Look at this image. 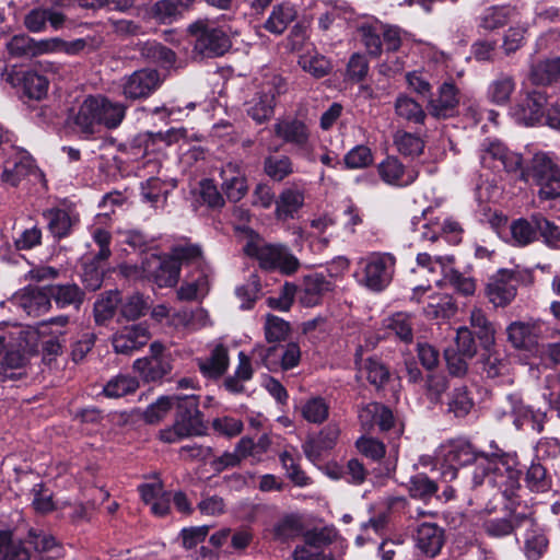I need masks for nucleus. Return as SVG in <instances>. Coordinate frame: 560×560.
<instances>
[{
	"instance_id": "obj_1",
	"label": "nucleus",
	"mask_w": 560,
	"mask_h": 560,
	"mask_svg": "<svg viewBox=\"0 0 560 560\" xmlns=\"http://www.w3.org/2000/svg\"><path fill=\"white\" fill-rule=\"evenodd\" d=\"M126 116V106L102 96L85 98L75 115V125L85 133H93L96 126L115 129Z\"/></svg>"
},
{
	"instance_id": "obj_2",
	"label": "nucleus",
	"mask_w": 560,
	"mask_h": 560,
	"mask_svg": "<svg viewBox=\"0 0 560 560\" xmlns=\"http://www.w3.org/2000/svg\"><path fill=\"white\" fill-rule=\"evenodd\" d=\"M244 253L255 258L260 268L265 270H278L284 275H292L300 267L299 259L283 244L267 243L259 235L250 233L243 246Z\"/></svg>"
},
{
	"instance_id": "obj_3",
	"label": "nucleus",
	"mask_w": 560,
	"mask_h": 560,
	"mask_svg": "<svg viewBox=\"0 0 560 560\" xmlns=\"http://www.w3.org/2000/svg\"><path fill=\"white\" fill-rule=\"evenodd\" d=\"M176 399V420L172 428L162 430L160 438L166 443H175L190 435H198L203 430L202 415L198 408V397L195 395L178 396Z\"/></svg>"
},
{
	"instance_id": "obj_4",
	"label": "nucleus",
	"mask_w": 560,
	"mask_h": 560,
	"mask_svg": "<svg viewBox=\"0 0 560 560\" xmlns=\"http://www.w3.org/2000/svg\"><path fill=\"white\" fill-rule=\"evenodd\" d=\"M358 282L373 292L386 289L395 273L396 258L389 253H371L359 262Z\"/></svg>"
},
{
	"instance_id": "obj_5",
	"label": "nucleus",
	"mask_w": 560,
	"mask_h": 560,
	"mask_svg": "<svg viewBox=\"0 0 560 560\" xmlns=\"http://www.w3.org/2000/svg\"><path fill=\"white\" fill-rule=\"evenodd\" d=\"M188 32L195 37L194 52L202 58L222 56L231 47L226 33L210 20L203 19L191 23Z\"/></svg>"
},
{
	"instance_id": "obj_6",
	"label": "nucleus",
	"mask_w": 560,
	"mask_h": 560,
	"mask_svg": "<svg viewBox=\"0 0 560 560\" xmlns=\"http://www.w3.org/2000/svg\"><path fill=\"white\" fill-rule=\"evenodd\" d=\"M530 175L544 199L560 197V171L550 156L537 153L532 160Z\"/></svg>"
},
{
	"instance_id": "obj_7",
	"label": "nucleus",
	"mask_w": 560,
	"mask_h": 560,
	"mask_svg": "<svg viewBox=\"0 0 560 560\" xmlns=\"http://www.w3.org/2000/svg\"><path fill=\"white\" fill-rule=\"evenodd\" d=\"M253 357L261 362L269 371L291 370L300 363L301 349L298 343L289 342L284 347L272 346L266 348L256 346Z\"/></svg>"
},
{
	"instance_id": "obj_8",
	"label": "nucleus",
	"mask_w": 560,
	"mask_h": 560,
	"mask_svg": "<svg viewBox=\"0 0 560 560\" xmlns=\"http://www.w3.org/2000/svg\"><path fill=\"white\" fill-rule=\"evenodd\" d=\"M514 457L498 454L493 471L488 476V485L498 488L503 497L511 500L520 489L521 471L515 467Z\"/></svg>"
},
{
	"instance_id": "obj_9",
	"label": "nucleus",
	"mask_w": 560,
	"mask_h": 560,
	"mask_svg": "<svg viewBox=\"0 0 560 560\" xmlns=\"http://www.w3.org/2000/svg\"><path fill=\"white\" fill-rule=\"evenodd\" d=\"M482 453H478L472 445L465 440L452 441L440 450V457L446 465L442 472L445 480H453L457 476L456 466L475 463Z\"/></svg>"
},
{
	"instance_id": "obj_10",
	"label": "nucleus",
	"mask_w": 560,
	"mask_h": 560,
	"mask_svg": "<svg viewBox=\"0 0 560 560\" xmlns=\"http://www.w3.org/2000/svg\"><path fill=\"white\" fill-rule=\"evenodd\" d=\"M143 275L152 279L160 288H172L179 279L180 269L171 257L150 254L141 264Z\"/></svg>"
},
{
	"instance_id": "obj_11",
	"label": "nucleus",
	"mask_w": 560,
	"mask_h": 560,
	"mask_svg": "<svg viewBox=\"0 0 560 560\" xmlns=\"http://www.w3.org/2000/svg\"><path fill=\"white\" fill-rule=\"evenodd\" d=\"M162 83L160 73L154 69H141L125 78L122 94L130 100L145 98Z\"/></svg>"
},
{
	"instance_id": "obj_12",
	"label": "nucleus",
	"mask_w": 560,
	"mask_h": 560,
	"mask_svg": "<svg viewBox=\"0 0 560 560\" xmlns=\"http://www.w3.org/2000/svg\"><path fill=\"white\" fill-rule=\"evenodd\" d=\"M514 273L509 270H500L489 278L485 289L488 301L494 307H504L510 304L516 295Z\"/></svg>"
},
{
	"instance_id": "obj_13",
	"label": "nucleus",
	"mask_w": 560,
	"mask_h": 560,
	"mask_svg": "<svg viewBox=\"0 0 560 560\" xmlns=\"http://www.w3.org/2000/svg\"><path fill=\"white\" fill-rule=\"evenodd\" d=\"M459 104L458 90L451 81L442 83L438 92L428 101V113L436 119H445L455 115Z\"/></svg>"
},
{
	"instance_id": "obj_14",
	"label": "nucleus",
	"mask_w": 560,
	"mask_h": 560,
	"mask_svg": "<svg viewBox=\"0 0 560 560\" xmlns=\"http://www.w3.org/2000/svg\"><path fill=\"white\" fill-rule=\"evenodd\" d=\"M547 95L541 92H527L525 96L511 109L514 119L525 126L539 122L545 114Z\"/></svg>"
},
{
	"instance_id": "obj_15",
	"label": "nucleus",
	"mask_w": 560,
	"mask_h": 560,
	"mask_svg": "<svg viewBox=\"0 0 560 560\" xmlns=\"http://www.w3.org/2000/svg\"><path fill=\"white\" fill-rule=\"evenodd\" d=\"M273 133L283 142L296 148L300 152L310 150V130L307 126L293 118L280 119L273 125Z\"/></svg>"
},
{
	"instance_id": "obj_16",
	"label": "nucleus",
	"mask_w": 560,
	"mask_h": 560,
	"mask_svg": "<svg viewBox=\"0 0 560 560\" xmlns=\"http://www.w3.org/2000/svg\"><path fill=\"white\" fill-rule=\"evenodd\" d=\"M221 189L232 202L240 201L248 190L245 172L240 163L228 162L220 170Z\"/></svg>"
},
{
	"instance_id": "obj_17",
	"label": "nucleus",
	"mask_w": 560,
	"mask_h": 560,
	"mask_svg": "<svg viewBox=\"0 0 560 560\" xmlns=\"http://www.w3.org/2000/svg\"><path fill=\"white\" fill-rule=\"evenodd\" d=\"M150 332L142 324L126 326L114 334L112 343L116 353L130 355L148 343Z\"/></svg>"
},
{
	"instance_id": "obj_18",
	"label": "nucleus",
	"mask_w": 560,
	"mask_h": 560,
	"mask_svg": "<svg viewBox=\"0 0 560 560\" xmlns=\"http://www.w3.org/2000/svg\"><path fill=\"white\" fill-rule=\"evenodd\" d=\"M381 179L390 186L407 187L416 182L419 172L416 168H407L396 156H387L377 165Z\"/></svg>"
},
{
	"instance_id": "obj_19",
	"label": "nucleus",
	"mask_w": 560,
	"mask_h": 560,
	"mask_svg": "<svg viewBox=\"0 0 560 560\" xmlns=\"http://www.w3.org/2000/svg\"><path fill=\"white\" fill-rule=\"evenodd\" d=\"M12 303L21 307L28 315L38 316L44 314L51 307L48 287L26 288L13 295Z\"/></svg>"
},
{
	"instance_id": "obj_20",
	"label": "nucleus",
	"mask_w": 560,
	"mask_h": 560,
	"mask_svg": "<svg viewBox=\"0 0 560 560\" xmlns=\"http://www.w3.org/2000/svg\"><path fill=\"white\" fill-rule=\"evenodd\" d=\"M340 435V429L335 423H329L319 431L316 436L310 438L303 444L306 457L312 462L319 460L324 454L331 451Z\"/></svg>"
},
{
	"instance_id": "obj_21",
	"label": "nucleus",
	"mask_w": 560,
	"mask_h": 560,
	"mask_svg": "<svg viewBox=\"0 0 560 560\" xmlns=\"http://www.w3.org/2000/svg\"><path fill=\"white\" fill-rule=\"evenodd\" d=\"M304 192L296 187L284 188L276 199L275 215L279 221L294 219L304 206Z\"/></svg>"
},
{
	"instance_id": "obj_22",
	"label": "nucleus",
	"mask_w": 560,
	"mask_h": 560,
	"mask_svg": "<svg viewBox=\"0 0 560 560\" xmlns=\"http://www.w3.org/2000/svg\"><path fill=\"white\" fill-rule=\"evenodd\" d=\"M469 324L472 334L478 338L483 350H489L495 345V327L487 317L486 312L474 306L469 313Z\"/></svg>"
},
{
	"instance_id": "obj_23",
	"label": "nucleus",
	"mask_w": 560,
	"mask_h": 560,
	"mask_svg": "<svg viewBox=\"0 0 560 560\" xmlns=\"http://www.w3.org/2000/svg\"><path fill=\"white\" fill-rule=\"evenodd\" d=\"M416 541L423 553L435 557L444 545V530L434 523H422L418 527Z\"/></svg>"
},
{
	"instance_id": "obj_24",
	"label": "nucleus",
	"mask_w": 560,
	"mask_h": 560,
	"mask_svg": "<svg viewBox=\"0 0 560 560\" xmlns=\"http://www.w3.org/2000/svg\"><path fill=\"white\" fill-rule=\"evenodd\" d=\"M50 301L59 308L73 307L79 310L84 302L85 293L75 283L55 284L48 287Z\"/></svg>"
},
{
	"instance_id": "obj_25",
	"label": "nucleus",
	"mask_w": 560,
	"mask_h": 560,
	"mask_svg": "<svg viewBox=\"0 0 560 560\" xmlns=\"http://www.w3.org/2000/svg\"><path fill=\"white\" fill-rule=\"evenodd\" d=\"M133 369L145 382H155L167 375L172 365L166 357H150L136 360Z\"/></svg>"
},
{
	"instance_id": "obj_26",
	"label": "nucleus",
	"mask_w": 560,
	"mask_h": 560,
	"mask_svg": "<svg viewBox=\"0 0 560 560\" xmlns=\"http://www.w3.org/2000/svg\"><path fill=\"white\" fill-rule=\"evenodd\" d=\"M508 401L511 407L512 413L515 416L514 423L522 427L524 422H532L534 430L541 431L546 413L539 410L535 411L532 407L525 405L522 398L517 395H509Z\"/></svg>"
},
{
	"instance_id": "obj_27",
	"label": "nucleus",
	"mask_w": 560,
	"mask_h": 560,
	"mask_svg": "<svg viewBox=\"0 0 560 560\" xmlns=\"http://www.w3.org/2000/svg\"><path fill=\"white\" fill-rule=\"evenodd\" d=\"M334 290V283L323 275H313L305 279L300 301L305 306L316 305L320 298Z\"/></svg>"
},
{
	"instance_id": "obj_28",
	"label": "nucleus",
	"mask_w": 560,
	"mask_h": 560,
	"mask_svg": "<svg viewBox=\"0 0 560 560\" xmlns=\"http://www.w3.org/2000/svg\"><path fill=\"white\" fill-rule=\"evenodd\" d=\"M560 78V57L534 62L528 79L535 85L547 86Z\"/></svg>"
},
{
	"instance_id": "obj_29",
	"label": "nucleus",
	"mask_w": 560,
	"mask_h": 560,
	"mask_svg": "<svg viewBox=\"0 0 560 560\" xmlns=\"http://www.w3.org/2000/svg\"><path fill=\"white\" fill-rule=\"evenodd\" d=\"M516 82L509 73H499L488 85L487 97L495 105H506L515 92Z\"/></svg>"
},
{
	"instance_id": "obj_30",
	"label": "nucleus",
	"mask_w": 560,
	"mask_h": 560,
	"mask_svg": "<svg viewBox=\"0 0 560 560\" xmlns=\"http://www.w3.org/2000/svg\"><path fill=\"white\" fill-rule=\"evenodd\" d=\"M142 58L164 68H171L176 61L175 52L158 42H143L137 45Z\"/></svg>"
},
{
	"instance_id": "obj_31",
	"label": "nucleus",
	"mask_w": 560,
	"mask_h": 560,
	"mask_svg": "<svg viewBox=\"0 0 560 560\" xmlns=\"http://www.w3.org/2000/svg\"><path fill=\"white\" fill-rule=\"evenodd\" d=\"M275 94L271 90H261L247 103V114L258 124L268 120L273 115Z\"/></svg>"
},
{
	"instance_id": "obj_32",
	"label": "nucleus",
	"mask_w": 560,
	"mask_h": 560,
	"mask_svg": "<svg viewBox=\"0 0 560 560\" xmlns=\"http://www.w3.org/2000/svg\"><path fill=\"white\" fill-rule=\"evenodd\" d=\"M532 520L526 515L510 513L506 517L488 520L483 527L487 534L493 537L510 535L514 528L521 525H532Z\"/></svg>"
},
{
	"instance_id": "obj_33",
	"label": "nucleus",
	"mask_w": 560,
	"mask_h": 560,
	"mask_svg": "<svg viewBox=\"0 0 560 560\" xmlns=\"http://www.w3.org/2000/svg\"><path fill=\"white\" fill-rule=\"evenodd\" d=\"M28 544L32 545L45 560L60 558L63 555V549L56 539L50 534L42 530L31 529L28 532Z\"/></svg>"
},
{
	"instance_id": "obj_34",
	"label": "nucleus",
	"mask_w": 560,
	"mask_h": 560,
	"mask_svg": "<svg viewBox=\"0 0 560 560\" xmlns=\"http://www.w3.org/2000/svg\"><path fill=\"white\" fill-rule=\"evenodd\" d=\"M42 177V173L31 156H22L12 167H5L1 178L4 183L16 186L26 176Z\"/></svg>"
},
{
	"instance_id": "obj_35",
	"label": "nucleus",
	"mask_w": 560,
	"mask_h": 560,
	"mask_svg": "<svg viewBox=\"0 0 560 560\" xmlns=\"http://www.w3.org/2000/svg\"><path fill=\"white\" fill-rule=\"evenodd\" d=\"M198 366L208 377L222 375L229 366L228 350L222 345L217 346L209 358L198 361Z\"/></svg>"
},
{
	"instance_id": "obj_36",
	"label": "nucleus",
	"mask_w": 560,
	"mask_h": 560,
	"mask_svg": "<svg viewBox=\"0 0 560 560\" xmlns=\"http://www.w3.org/2000/svg\"><path fill=\"white\" fill-rule=\"evenodd\" d=\"M423 312L429 318H450L456 312V305L453 299L447 294H434L429 298Z\"/></svg>"
},
{
	"instance_id": "obj_37",
	"label": "nucleus",
	"mask_w": 560,
	"mask_h": 560,
	"mask_svg": "<svg viewBox=\"0 0 560 560\" xmlns=\"http://www.w3.org/2000/svg\"><path fill=\"white\" fill-rule=\"evenodd\" d=\"M394 107L397 116L415 124H423L427 117L422 106L404 94L396 98Z\"/></svg>"
},
{
	"instance_id": "obj_38",
	"label": "nucleus",
	"mask_w": 560,
	"mask_h": 560,
	"mask_svg": "<svg viewBox=\"0 0 560 560\" xmlns=\"http://www.w3.org/2000/svg\"><path fill=\"white\" fill-rule=\"evenodd\" d=\"M264 172L271 179L281 182L294 172L292 160L287 155H268L264 160Z\"/></svg>"
},
{
	"instance_id": "obj_39",
	"label": "nucleus",
	"mask_w": 560,
	"mask_h": 560,
	"mask_svg": "<svg viewBox=\"0 0 560 560\" xmlns=\"http://www.w3.org/2000/svg\"><path fill=\"white\" fill-rule=\"evenodd\" d=\"M301 413L307 422L320 424L329 416V405L323 397H311L302 404Z\"/></svg>"
},
{
	"instance_id": "obj_40",
	"label": "nucleus",
	"mask_w": 560,
	"mask_h": 560,
	"mask_svg": "<svg viewBox=\"0 0 560 560\" xmlns=\"http://www.w3.org/2000/svg\"><path fill=\"white\" fill-rule=\"evenodd\" d=\"M120 303L119 293L117 291H108L96 300L94 304V319L97 324L103 325L110 319Z\"/></svg>"
},
{
	"instance_id": "obj_41",
	"label": "nucleus",
	"mask_w": 560,
	"mask_h": 560,
	"mask_svg": "<svg viewBox=\"0 0 560 560\" xmlns=\"http://www.w3.org/2000/svg\"><path fill=\"white\" fill-rule=\"evenodd\" d=\"M209 292V279L202 270L196 279L184 282L177 290V298L182 301L202 299Z\"/></svg>"
},
{
	"instance_id": "obj_42",
	"label": "nucleus",
	"mask_w": 560,
	"mask_h": 560,
	"mask_svg": "<svg viewBox=\"0 0 560 560\" xmlns=\"http://www.w3.org/2000/svg\"><path fill=\"white\" fill-rule=\"evenodd\" d=\"M295 14V10L290 5H277L265 22V28L277 35L282 34L294 20Z\"/></svg>"
},
{
	"instance_id": "obj_43",
	"label": "nucleus",
	"mask_w": 560,
	"mask_h": 560,
	"mask_svg": "<svg viewBox=\"0 0 560 560\" xmlns=\"http://www.w3.org/2000/svg\"><path fill=\"white\" fill-rule=\"evenodd\" d=\"M299 65L314 78H323L331 70L330 61L316 51L303 54L299 59Z\"/></svg>"
},
{
	"instance_id": "obj_44",
	"label": "nucleus",
	"mask_w": 560,
	"mask_h": 560,
	"mask_svg": "<svg viewBox=\"0 0 560 560\" xmlns=\"http://www.w3.org/2000/svg\"><path fill=\"white\" fill-rule=\"evenodd\" d=\"M138 387L139 383L136 377L119 374L106 383L103 393L109 398H119L135 393Z\"/></svg>"
},
{
	"instance_id": "obj_45",
	"label": "nucleus",
	"mask_w": 560,
	"mask_h": 560,
	"mask_svg": "<svg viewBox=\"0 0 560 560\" xmlns=\"http://www.w3.org/2000/svg\"><path fill=\"white\" fill-rule=\"evenodd\" d=\"M49 231L58 238L69 234L73 224L70 214L66 210L50 209L44 212Z\"/></svg>"
},
{
	"instance_id": "obj_46",
	"label": "nucleus",
	"mask_w": 560,
	"mask_h": 560,
	"mask_svg": "<svg viewBox=\"0 0 560 560\" xmlns=\"http://www.w3.org/2000/svg\"><path fill=\"white\" fill-rule=\"evenodd\" d=\"M394 144L398 152L406 156H418L424 149V142L420 137L404 130L395 132Z\"/></svg>"
},
{
	"instance_id": "obj_47",
	"label": "nucleus",
	"mask_w": 560,
	"mask_h": 560,
	"mask_svg": "<svg viewBox=\"0 0 560 560\" xmlns=\"http://www.w3.org/2000/svg\"><path fill=\"white\" fill-rule=\"evenodd\" d=\"M511 240L514 245L526 246L533 243L537 238V228L533 223V217L530 221L526 219H518L511 223Z\"/></svg>"
},
{
	"instance_id": "obj_48",
	"label": "nucleus",
	"mask_w": 560,
	"mask_h": 560,
	"mask_svg": "<svg viewBox=\"0 0 560 560\" xmlns=\"http://www.w3.org/2000/svg\"><path fill=\"white\" fill-rule=\"evenodd\" d=\"M182 3L176 0H160L151 8L152 16L163 24H171L182 16Z\"/></svg>"
},
{
	"instance_id": "obj_49",
	"label": "nucleus",
	"mask_w": 560,
	"mask_h": 560,
	"mask_svg": "<svg viewBox=\"0 0 560 560\" xmlns=\"http://www.w3.org/2000/svg\"><path fill=\"white\" fill-rule=\"evenodd\" d=\"M0 560H30V553L21 541L13 540L8 533H1Z\"/></svg>"
},
{
	"instance_id": "obj_50",
	"label": "nucleus",
	"mask_w": 560,
	"mask_h": 560,
	"mask_svg": "<svg viewBox=\"0 0 560 560\" xmlns=\"http://www.w3.org/2000/svg\"><path fill=\"white\" fill-rule=\"evenodd\" d=\"M24 93L34 100H42L47 94L48 80L37 72L27 71L22 77Z\"/></svg>"
},
{
	"instance_id": "obj_51",
	"label": "nucleus",
	"mask_w": 560,
	"mask_h": 560,
	"mask_svg": "<svg viewBox=\"0 0 560 560\" xmlns=\"http://www.w3.org/2000/svg\"><path fill=\"white\" fill-rule=\"evenodd\" d=\"M149 305L143 295L133 293L126 296L124 300L120 299V314L127 320H136L143 316Z\"/></svg>"
},
{
	"instance_id": "obj_52",
	"label": "nucleus",
	"mask_w": 560,
	"mask_h": 560,
	"mask_svg": "<svg viewBox=\"0 0 560 560\" xmlns=\"http://www.w3.org/2000/svg\"><path fill=\"white\" fill-rule=\"evenodd\" d=\"M408 490L412 498L425 501L436 493L438 485L427 475L419 474L410 478Z\"/></svg>"
},
{
	"instance_id": "obj_53",
	"label": "nucleus",
	"mask_w": 560,
	"mask_h": 560,
	"mask_svg": "<svg viewBox=\"0 0 560 560\" xmlns=\"http://www.w3.org/2000/svg\"><path fill=\"white\" fill-rule=\"evenodd\" d=\"M512 10L505 7H492L483 11L479 18V26L486 31H492L505 25Z\"/></svg>"
},
{
	"instance_id": "obj_54",
	"label": "nucleus",
	"mask_w": 560,
	"mask_h": 560,
	"mask_svg": "<svg viewBox=\"0 0 560 560\" xmlns=\"http://www.w3.org/2000/svg\"><path fill=\"white\" fill-rule=\"evenodd\" d=\"M508 339L515 348H525L534 337V326L523 322H514L506 328Z\"/></svg>"
},
{
	"instance_id": "obj_55",
	"label": "nucleus",
	"mask_w": 560,
	"mask_h": 560,
	"mask_svg": "<svg viewBox=\"0 0 560 560\" xmlns=\"http://www.w3.org/2000/svg\"><path fill=\"white\" fill-rule=\"evenodd\" d=\"M25 364V359L20 351L7 352L0 368V382L7 380H16L22 376L21 369Z\"/></svg>"
},
{
	"instance_id": "obj_56",
	"label": "nucleus",
	"mask_w": 560,
	"mask_h": 560,
	"mask_svg": "<svg viewBox=\"0 0 560 560\" xmlns=\"http://www.w3.org/2000/svg\"><path fill=\"white\" fill-rule=\"evenodd\" d=\"M361 39L371 56L378 57L382 54L381 23L375 25H362L359 28Z\"/></svg>"
},
{
	"instance_id": "obj_57",
	"label": "nucleus",
	"mask_w": 560,
	"mask_h": 560,
	"mask_svg": "<svg viewBox=\"0 0 560 560\" xmlns=\"http://www.w3.org/2000/svg\"><path fill=\"white\" fill-rule=\"evenodd\" d=\"M171 258L176 262L196 264L200 266L203 261L202 250L198 245L180 244L172 248Z\"/></svg>"
},
{
	"instance_id": "obj_58",
	"label": "nucleus",
	"mask_w": 560,
	"mask_h": 560,
	"mask_svg": "<svg viewBox=\"0 0 560 560\" xmlns=\"http://www.w3.org/2000/svg\"><path fill=\"white\" fill-rule=\"evenodd\" d=\"M265 337L268 342L284 340L290 331L289 323L275 315H267L265 322Z\"/></svg>"
},
{
	"instance_id": "obj_59",
	"label": "nucleus",
	"mask_w": 560,
	"mask_h": 560,
	"mask_svg": "<svg viewBox=\"0 0 560 560\" xmlns=\"http://www.w3.org/2000/svg\"><path fill=\"white\" fill-rule=\"evenodd\" d=\"M497 456L498 453H492L491 455L481 454L475 462L476 467L472 472V485L475 487L485 483L488 485V476L493 471V466L497 463Z\"/></svg>"
},
{
	"instance_id": "obj_60",
	"label": "nucleus",
	"mask_w": 560,
	"mask_h": 560,
	"mask_svg": "<svg viewBox=\"0 0 560 560\" xmlns=\"http://www.w3.org/2000/svg\"><path fill=\"white\" fill-rule=\"evenodd\" d=\"M355 446L360 454L375 462L381 460L386 453L384 443L372 436H361Z\"/></svg>"
},
{
	"instance_id": "obj_61",
	"label": "nucleus",
	"mask_w": 560,
	"mask_h": 560,
	"mask_svg": "<svg viewBox=\"0 0 560 560\" xmlns=\"http://www.w3.org/2000/svg\"><path fill=\"white\" fill-rule=\"evenodd\" d=\"M343 162L347 168H363L372 164L373 154L370 148L357 145L345 155Z\"/></svg>"
},
{
	"instance_id": "obj_62",
	"label": "nucleus",
	"mask_w": 560,
	"mask_h": 560,
	"mask_svg": "<svg viewBox=\"0 0 560 560\" xmlns=\"http://www.w3.org/2000/svg\"><path fill=\"white\" fill-rule=\"evenodd\" d=\"M533 223L540 232L546 243L552 247L560 248V228L540 214L533 215Z\"/></svg>"
},
{
	"instance_id": "obj_63",
	"label": "nucleus",
	"mask_w": 560,
	"mask_h": 560,
	"mask_svg": "<svg viewBox=\"0 0 560 560\" xmlns=\"http://www.w3.org/2000/svg\"><path fill=\"white\" fill-rule=\"evenodd\" d=\"M472 405V399L469 397L466 387L455 388L448 400V411L456 417H464L470 411Z\"/></svg>"
},
{
	"instance_id": "obj_64",
	"label": "nucleus",
	"mask_w": 560,
	"mask_h": 560,
	"mask_svg": "<svg viewBox=\"0 0 560 560\" xmlns=\"http://www.w3.org/2000/svg\"><path fill=\"white\" fill-rule=\"evenodd\" d=\"M173 406H176V399H173V396H163L159 398L154 404L147 408L144 412L145 421L149 423H156L161 421Z\"/></svg>"
}]
</instances>
